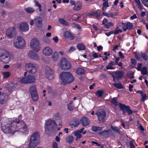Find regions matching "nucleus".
I'll return each instance as SVG.
<instances>
[{"mask_svg":"<svg viewBox=\"0 0 148 148\" xmlns=\"http://www.w3.org/2000/svg\"><path fill=\"white\" fill-rule=\"evenodd\" d=\"M27 125L22 120H16L8 121L2 126V130L5 133L13 134L15 132L19 131L25 134L28 132Z\"/></svg>","mask_w":148,"mask_h":148,"instance_id":"f257e3e1","label":"nucleus"},{"mask_svg":"<svg viewBox=\"0 0 148 148\" xmlns=\"http://www.w3.org/2000/svg\"><path fill=\"white\" fill-rule=\"evenodd\" d=\"M60 77L62 80L61 83L64 84H69L74 79L71 74L69 72H63L60 74Z\"/></svg>","mask_w":148,"mask_h":148,"instance_id":"f03ea898","label":"nucleus"},{"mask_svg":"<svg viewBox=\"0 0 148 148\" xmlns=\"http://www.w3.org/2000/svg\"><path fill=\"white\" fill-rule=\"evenodd\" d=\"M13 43L14 46L17 48L22 49L25 46V42L23 37L17 36L13 40Z\"/></svg>","mask_w":148,"mask_h":148,"instance_id":"7ed1b4c3","label":"nucleus"},{"mask_svg":"<svg viewBox=\"0 0 148 148\" xmlns=\"http://www.w3.org/2000/svg\"><path fill=\"white\" fill-rule=\"evenodd\" d=\"M56 125L55 122L51 119L46 121L45 124V132L46 133H48L53 131Z\"/></svg>","mask_w":148,"mask_h":148,"instance_id":"20e7f679","label":"nucleus"},{"mask_svg":"<svg viewBox=\"0 0 148 148\" xmlns=\"http://www.w3.org/2000/svg\"><path fill=\"white\" fill-rule=\"evenodd\" d=\"M95 114L98 116L99 123H103L105 121L106 118V113L104 110H99L95 113Z\"/></svg>","mask_w":148,"mask_h":148,"instance_id":"39448f33","label":"nucleus"},{"mask_svg":"<svg viewBox=\"0 0 148 148\" xmlns=\"http://www.w3.org/2000/svg\"><path fill=\"white\" fill-rule=\"evenodd\" d=\"M31 48L35 51H39L40 49V43L38 40L36 38L32 39L30 42Z\"/></svg>","mask_w":148,"mask_h":148,"instance_id":"423d86ee","label":"nucleus"},{"mask_svg":"<svg viewBox=\"0 0 148 148\" xmlns=\"http://www.w3.org/2000/svg\"><path fill=\"white\" fill-rule=\"evenodd\" d=\"M60 64L61 69L63 70L69 69L71 66L70 63L64 58L61 59Z\"/></svg>","mask_w":148,"mask_h":148,"instance_id":"0eeeda50","label":"nucleus"},{"mask_svg":"<svg viewBox=\"0 0 148 148\" xmlns=\"http://www.w3.org/2000/svg\"><path fill=\"white\" fill-rule=\"evenodd\" d=\"M0 59L4 63H8L10 59V56L7 52H4L0 54Z\"/></svg>","mask_w":148,"mask_h":148,"instance_id":"6e6552de","label":"nucleus"},{"mask_svg":"<svg viewBox=\"0 0 148 148\" xmlns=\"http://www.w3.org/2000/svg\"><path fill=\"white\" fill-rule=\"evenodd\" d=\"M25 67L27 71L30 73L33 74L36 72L37 70L35 66L32 63L26 64Z\"/></svg>","mask_w":148,"mask_h":148,"instance_id":"1a4fd4ad","label":"nucleus"},{"mask_svg":"<svg viewBox=\"0 0 148 148\" xmlns=\"http://www.w3.org/2000/svg\"><path fill=\"white\" fill-rule=\"evenodd\" d=\"M119 107L124 114H125L126 112L127 113L128 115L133 113V112L131 110L129 106H126L123 104H120Z\"/></svg>","mask_w":148,"mask_h":148,"instance_id":"9d476101","label":"nucleus"},{"mask_svg":"<svg viewBox=\"0 0 148 148\" xmlns=\"http://www.w3.org/2000/svg\"><path fill=\"white\" fill-rule=\"evenodd\" d=\"M16 31V29L14 27L9 28L6 30V35L9 38H13L15 35Z\"/></svg>","mask_w":148,"mask_h":148,"instance_id":"9b49d317","label":"nucleus"},{"mask_svg":"<svg viewBox=\"0 0 148 148\" xmlns=\"http://www.w3.org/2000/svg\"><path fill=\"white\" fill-rule=\"evenodd\" d=\"M123 75V72L122 71H118L114 73L112 75L113 80L115 82L119 81V79Z\"/></svg>","mask_w":148,"mask_h":148,"instance_id":"f8f14e48","label":"nucleus"},{"mask_svg":"<svg viewBox=\"0 0 148 148\" xmlns=\"http://www.w3.org/2000/svg\"><path fill=\"white\" fill-rule=\"evenodd\" d=\"M45 71L47 77L49 79L51 80L53 78V71L49 67L45 68Z\"/></svg>","mask_w":148,"mask_h":148,"instance_id":"ddd939ff","label":"nucleus"},{"mask_svg":"<svg viewBox=\"0 0 148 148\" xmlns=\"http://www.w3.org/2000/svg\"><path fill=\"white\" fill-rule=\"evenodd\" d=\"M99 134L100 135L104 136L106 137H109L110 134L112 136H115L114 134L112 131L110 129L104 130L99 132Z\"/></svg>","mask_w":148,"mask_h":148,"instance_id":"4468645a","label":"nucleus"},{"mask_svg":"<svg viewBox=\"0 0 148 148\" xmlns=\"http://www.w3.org/2000/svg\"><path fill=\"white\" fill-rule=\"evenodd\" d=\"M18 29L21 32H27L29 30V25L27 23H22L18 26Z\"/></svg>","mask_w":148,"mask_h":148,"instance_id":"2eb2a0df","label":"nucleus"},{"mask_svg":"<svg viewBox=\"0 0 148 148\" xmlns=\"http://www.w3.org/2000/svg\"><path fill=\"white\" fill-rule=\"evenodd\" d=\"M122 27L124 31H126L127 29L130 30L133 29V24L129 22H127L126 24L122 23Z\"/></svg>","mask_w":148,"mask_h":148,"instance_id":"dca6fc26","label":"nucleus"},{"mask_svg":"<svg viewBox=\"0 0 148 148\" xmlns=\"http://www.w3.org/2000/svg\"><path fill=\"white\" fill-rule=\"evenodd\" d=\"M40 136L39 134V133L37 132H36L33 133L32 135L30 138L29 140L35 141H39Z\"/></svg>","mask_w":148,"mask_h":148,"instance_id":"f3484780","label":"nucleus"},{"mask_svg":"<svg viewBox=\"0 0 148 148\" xmlns=\"http://www.w3.org/2000/svg\"><path fill=\"white\" fill-rule=\"evenodd\" d=\"M43 53L47 56H49L52 53L53 51L49 47L44 48L43 50Z\"/></svg>","mask_w":148,"mask_h":148,"instance_id":"a211bd4d","label":"nucleus"},{"mask_svg":"<svg viewBox=\"0 0 148 148\" xmlns=\"http://www.w3.org/2000/svg\"><path fill=\"white\" fill-rule=\"evenodd\" d=\"M80 121L82 125L84 126L88 125L90 123V121L85 116L82 117L80 119Z\"/></svg>","mask_w":148,"mask_h":148,"instance_id":"6ab92c4d","label":"nucleus"},{"mask_svg":"<svg viewBox=\"0 0 148 148\" xmlns=\"http://www.w3.org/2000/svg\"><path fill=\"white\" fill-rule=\"evenodd\" d=\"M40 143L39 141L29 140V148H34L36 147Z\"/></svg>","mask_w":148,"mask_h":148,"instance_id":"aec40b11","label":"nucleus"},{"mask_svg":"<svg viewBox=\"0 0 148 148\" xmlns=\"http://www.w3.org/2000/svg\"><path fill=\"white\" fill-rule=\"evenodd\" d=\"M29 57L33 59L37 60L39 58V57L37 54L34 53L32 51H30L28 53Z\"/></svg>","mask_w":148,"mask_h":148,"instance_id":"412c9836","label":"nucleus"},{"mask_svg":"<svg viewBox=\"0 0 148 148\" xmlns=\"http://www.w3.org/2000/svg\"><path fill=\"white\" fill-rule=\"evenodd\" d=\"M8 98V96L6 94H3L0 97V103L2 104L6 103Z\"/></svg>","mask_w":148,"mask_h":148,"instance_id":"4be33fe9","label":"nucleus"},{"mask_svg":"<svg viewBox=\"0 0 148 148\" xmlns=\"http://www.w3.org/2000/svg\"><path fill=\"white\" fill-rule=\"evenodd\" d=\"M34 21L37 26L38 27H41L42 26V19L40 17H38L34 19Z\"/></svg>","mask_w":148,"mask_h":148,"instance_id":"5701e85b","label":"nucleus"},{"mask_svg":"<svg viewBox=\"0 0 148 148\" xmlns=\"http://www.w3.org/2000/svg\"><path fill=\"white\" fill-rule=\"evenodd\" d=\"M91 14L92 15H95L98 20H100L101 18V14L99 10H98V12L96 11L92 12Z\"/></svg>","mask_w":148,"mask_h":148,"instance_id":"b1692460","label":"nucleus"},{"mask_svg":"<svg viewBox=\"0 0 148 148\" xmlns=\"http://www.w3.org/2000/svg\"><path fill=\"white\" fill-rule=\"evenodd\" d=\"M27 83H33L35 81L34 77L32 75H29L27 77Z\"/></svg>","mask_w":148,"mask_h":148,"instance_id":"393cba45","label":"nucleus"},{"mask_svg":"<svg viewBox=\"0 0 148 148\" xmlns=\"http://www.w3.org/2000/svg\"><path fill=\"white\" fill-rule=\"evenodd\" d=\"M82 7V3L80 2H77L73 8V10H78L81 9Z\"/></svg>","mask_w":148,"mask_h":148,"instance_id":"a878e982","label":"nucleus"},{"mask_svg":"<svg viewBox=\"0 0 148 148\" xmlns=\"http://www.w3.org/2000/svg\"><path fill=\"white\" fill-rule=\"evenodd\" d=\"M134 1L136 4L138 8L140 10H142L143 9V6L141 4L140 0H134Z\"/></svg>","mask_w":148,"mask_h":148,"instance_id":"bb28decb","label":"nucleus"},{"mask_svg":"<svg viewBox=\"0 0 148 148\" xmlns=\"http://www.w3.org/2000/svg\"><path fill=\"white\" fill-rule=\"evenodd\" d=\"M18 84L17 83L14 84V83H12L10 84V86L8 88V90L9 91H11L12 89L15 88L17 86Z\"/></svg>","mask_w":148,"mask_h":148,"instance_id":"cd10ccee","label":"nucleus"},{"mask_svg":"<svg viewBox=\"0 0 148 148\" xmlns=\"http://www.w3.org/2000/svg\"><path fill=\"white\" fill-rule=\"evenodd\" d=\"M76 72L79 75H82L84 74L85 71L84 69L82 68H79L77 69Z\"/></svg>","mask_w":148,"mask_h":148,"instance_id":"c85d7f7f","label":"nucleus"},{"mask_svg":"<svg viewBox=\"0 0 148 148\" xmlns=\"http://www.w3.org/2000/svg\"><path fill=\"white\" fill-rule=\"evenodd\" d=\"M73 140V137L71 135H69L66 138V141L69 143H72Z\"/></svg>","mask_w":148,"mask_h":148,"instance_id":"c756f323","label":"nucleus"},{"mask_svg":"<svg viewBox=\"0 0 148 148\" xmlns=\"http://www.w3.org/2000/svg\"><path fill=\"white\" fill-rule=\"evenodd\" d=\"M64 35L65 37L68 38H70L71 39H73L74 37L68 31H66L64 33Z\"/></svg>","mask_w":148,"mask_h":148,"instance_id":"7c9ffc66","label":"nucleus"},{"mask_svg":"<svg viewBox=\"0 0 148 148\" xmlns=\"http://www.w3.org/2000/svg\"><path fill=\"white\" fill-rule=\"evenodd\" d=\"M80 123L79 121L75 120L74 121L73 123H70L69 125L71 126H74V127H76L79 125Z\"/></svg>","mask_w":148,"mask_h":148,"instance_id":"2f4dec72","label":"nucleus"},{"mask_svg":"<svg viewBox=\"0 0 148 148\" xmlns=\"http://www.w3.org/2000/svg\"><path fill=\"white\" fill-rule=\"evenodd\" d=\"M25 10L26 12L28 13H32L35 11L34 9L31 7L26 8L25 9Z\"/></svg>","mask_w":148,"mask_h":148,"instance_id":"473e14b6","label":"nucleus"},{"mask_svg":"<svg viewBox=\"0 0 148 148\" xmlns=\"http://www.w3.org/2000/svg\"><path fill=\"white\" fill-rule=\"evenodd\" d=\"M32 99L34 101H36L38 99V96L37 92L31 94Z\"/></svg>","mask_w":148,"mask_h":148,"instance_id":"72a5a7b5","label":"nucleus"},{"mask_svg":"<svg viewBox=\"0 0 148 148\" xmlns=\"http://www.w3.org/2000/svg\"><path fill=\"white\" fill-rule=\"evenodd\" d=\"M58 21L61 24L65 26H67L69 25V23L63 18H59L58 20Z\"/></svg>","mask_w":148,"mask_h":148,"instance_id":"f704fd0d","label":"nucleus"},{"mask_svg":"<svg viewBox=\"0 0 148 148\" xmlns=\"http://www.w3.org/2000/svg\"><path fill=\"white\" fill-rule=\"evenodd\" d=\"M67 108L70 111H73L74 110V107L73 105L72 101H70V103L67 105Z\"/></svg>","mask_w":148,"mask_h":148,"instance_id":"c9c22d12","label":"nucleus"},{"mask_svg":"<svg viewBox=\"0 0 148 148\" xmlns=\"http://www.w3.org/2000/svg\"><path fill=\"white\" fill-rule=\"evenodd\" d=\"M103 127L93 126L92 127V130L94 132H97L98 131L102 130Z\"/></svg>","mask_w":148,"mask_h":148,"instance_id":"e433bc0d","label":"nucleus"},{"mask_svg":"<svg viewBox=\"0 0 148 148\" xmlns=\"http://www.w3.org/2000/svg\"><path fill=\"white\" fill-rule=\"evenodd\" d=\"M58 58V55L57 52H55L52 56L53 60L54 61H57Z\"/></svg>","mask_w":148,"mask_h":148,"instance_id":"4c0bfd02","label":"nucleus"},{"mask_svg":"<svg viewBox=\"0 0 148 148\" xmlns=\"http://www.w3.org/2000/svg\"><path fill=\"white\" fill-rule=\"evenodd\" d=\"M113 86L115 88L119 89L123 88V85L121 83H114L113 84Z\"/></svg>","mask_w":148,"mask_h":148,"instance_id":"58836bf2","label":"nucleus"},{"mask_svg":"<svg viewBox=\"0 0 148 148\" xmlns=\"http://www.w3.org/2000/svg\"><path fill=\"white\" fill-rule=\"evenodd\" d=\"M29 91L31 94L37 92L35 86H31L29 88Z\"/></svg>","mask_w":148,"mask_h":148,"instance_id":"ea45409f","label":"nucleus"},{"mask_svg":"<svg viewBox=\"0 0 148 148\" xmlns=\"http://www.w3.org/2000/svg\"><path fill=\"white\" fill-rule=\"evenodd\" d=\"M74 134L77 137L76 139V141H77L78 140V139L82 137V135L80 133L78 132V131H75L74 132Z\"/></svg>","mask_w":148,"mask_h":148,"instance_id":"a19ab883","label":"nucleus"},{"mask_svg":"<svg viewBox=\"0 0 148 148\" xmlns=\"http://www.w3.org/2000/svg\"><path fill=\"white\" fill-rule=\"evenodd\" d=\"M140 71H141L142 74L146 75L147 73V68L146 67H143Z\"/></svg>","mask_w":148,"mask_h":148,"instance_id":"79ce46f5","label":"nucleus"},{"mask_svg":"<svg viewBox=\"0 0 148 148\" xmlns=\"http://www.w3.org/2000/svg\"><path fill=\"white\" fill-rule=\"evenodd\" d=\"M141 57L143 60L146 61H147L148 59V57L147 54L142 52L141 53Z\"/></svg>","mask_w":148,"mask_h":148,"instance_id":"37998d69","label":"nucleus"},{"mask_svg":"<svg viewBox=\"0 0 148 148\" xmlns=\"http://www.w3.org/2000/svg\"><path fill=\"white\" fill-rule=\"evenodd\" d=\"M104 93L103 91V90H99L97 91L96 95L98 97L102 96L103 93Z\"/></svg>","mask_w":148,"mask_h":148,"instance_id":"c03bdc74","label":"nucleus"},{"mask_svg":"<svg viewBox=\"0 0 148 148\" xmlns=\"http://www.w3.org/2000/svg\"><path fill=\"white\" fill-rule=\"evenodd\" d=\"M111 128L115 132L119 134L120 133V131L119 129L117 128V127H114L113 125H111Z\"/></svg>","mask_w":148,"mask_h":148,"instance_id":"a18cd8bd","label":"nucleus"},{"mask_svg":"<svg viewBox=\"0 0 148 148\" xmlns=\"http://www.w3.org/2000/svg\"><path fill=\"white\" fill-rule=\"evenodd\" d=\"M112 62V61H111L109 63L108 65L106 67V69L107 70L108 69H114V68L112 67V66H113V64Z\"/></svg>","mask_w":148,"mask_h":148,"instance_id":"49530a36","label":"nucleus"},{"mask_svg":"<svg viewBox=\"0 0 148 148\" xmlns=\"http://www.w3.org/2000/svg\"><path fill=\"white\" fill-rule=\"evenodd\" d=\"M77 48L80 50H84L85 49V47L82 44H78L77 45Z\"/></svg>","mask_w":148,"mask_h":148,"instance_id":"de8ad7c7","label":"nucleus"},{"mask_svg":"<svg viewBox=\"0 0 148 148\" xmlns=\"http://www.w3.org/2000/svg\"><path fill=\"white\" fill-rule=\"evenodd\" d=\"M73 17L75 21L78 20L80 17V15L79 14H75L73 16Z\"/></svg>","mask_w":148,"mask_h":148,"instance_id":"09e8293b","label":"nucleus"},{"mask_svg":"<svg viewBox=\"0 0 148 148\" xmlns=\"http://www.w3.org/2000/svg\"><path fill=\"white\" fill-rule=\"evenodd\" d=\"M27 77H23L20 79L19 81L23 84H27Z\"/></svg>","mask_w":148,"mask_h":148,"instance_id":"8fccbe9b","label":"nucleus"},{"mask_svg":"<svg viewBox=\"0 0 148 148\" xmlns=\"http://www.w3.org/2000/svg\"><path fill=\"white\" fill-rule=\"evenodd\" d=\"M10 74L9 72H4L3 73V75L4 78H7L8 77Z\"/></svg>","mask_w":148,"mask_h":148,"instance_id":"3c124183","label":"nucleus"},{"mask_svg":"<svg viewBox=\"0 0 148 148\" xmlns=\"http://www.w3.org/2000/svg\"><path fill=\"white\" fill-rule=\"evenodd\" d=\"M117 14V12H111L109 14L108 17L114 18Z\"/></svg>","mask_w":148,"mask_h":148,"instance_id":"603ef678","label":"nucleus"},{"mask_svg":"<svg viewBox=\"0 0 148 148\" xmlns=\"http://www.w3.org/2000/svg\"><path fill=\"white\" fill-rule=\"evenodd\" d=\"M141 96L142 98L140 99V101L144 102L145 101V99L147 97L145 93H144L141 95Z\"/></svg>","mask_w":148,"mask_h":148,"instance_id":"864d4df0","label":"nucleus"},{"mask_svg":"<svg viewBox=\"0 0 148 148\" xmlns=\"http://www.w3.org/2000/svg\"><path fill=\"white\" fill-rule=\"evenodd\" d=\"M141 1L145 6L148 7V0H141Z\"/></svg>","mask_w":148,"mask_h":148,"instance_id":"5fc2aeb1","label":"nucleus"},{"mask_svg":"<svg viewBox=\"0 0 148 148\" xmlns=\"http://www.w3.org/2000/svg\"><path fill=\"white\" fill-rule=\"evenodd\" d=\"M111 103L115 105H116L117 104V102L116 99L114 98H113L111 100Z\"/></svg>","mask_w":148,"mask_h":148,"instance_id":"6e6d98bb","label":"nucleus"},{"mask_svg":"<svg viewBox=\"0 0 148 148\" xmlns=\"http://www.w3.org/2000/svg\"><path fill=\"white\" fill-rule=\"evenodd\" d=\"M142 66V64L141 63H138L137 67V70L138 71L141 70V68Z\"/></svg>","mask_w":148,"mask_h":148,"instance_id":"4d7b16f0","label":"nucleus"},{"mask_svg":"<svg viewBox=\"0 0 148 148\" xmlns=\"http://www.w3.org/2000/svg\"><path fill=\"white\" fill-rule=\"evenodd\" d=\"M103 5L104 7L107 8L109 6V5L108 4V2L107 0L103 2Z\"/></svg>","mask_w":148,"mask_h":148,"instance_id":"13d9d810","label":"nucleus"},{"mask_svg":"<svg viewBox=\"0 0 148 148\" xmlns=\"http://www.w3.org/2000/svg\"><path fill=\"white\" fill-rule=\"evenodd\" d=\"M92 143V145H95L97 146H99L100 145H101L100 144H98L97 142L92 141L91 142Z\"/></svg>","mask_w":148,"mask_h":148,"instance_id":"bf43d9fd","label":"nucleus"},{"mask_svg":"<svg viewBox=\"0 0 148 148\" xmlns=\"http://www.w3.org/2000/svg\"><path fill=\"white\" fill-rule=\"evenodd\" d=\"M119 32H120L121 33L122 32V31L120 29L118 30L116 29L115 31L114 32V34H117L119 33Z\"/></svg>","mask_w":148,"mask_h":148,"instance_id":"052dcab7","label":"nucleus"},{"mask_svg":"<svg viewBox=\"0 0 148 148\" xmlns=\"http://www.w3.org/2000/svg\"><path fill=\"white\" fill-rule=\"evenodd\" d=\"M130 148H134L135 147L134 144L133 142L132 141L130 142Z\"/></svg>","mask_w":148,"mask_h":148,"instance_id":"680f3d73","label":"nucleus"},{"mask_svg":"<svg viewBox=\"0 0 148 148\" xmlns=\"http://www.w3.org/2000/svg\"><path fill=\"white\" fill-rule=\"evenodd\" d=\"M73 24L75 26L79 29H81V27L78 24H77L75 23H73Z\"/></svg>","mask_w":148,"mask_h":148,"instance_id":"e2e57ef3","label":"nucleus"},{"mask_svg":"<svg viewBox=\"0 0 148 148\" xmlns=\"http://www.w3.org/2000/svg\"><path fill=\"white\" fill-rule=\"evenodd\" d=\"M131 62L132 64L135 65L136 63V61L135 59H131Z\"/></svg>","mask_w":148,"mask_h":148,"instance_id":"0e129e2a","label":"nucleus"},{"mask_svg":"<svg viewBox=\"0 0 148 148\" xmlns=\"http://www.w3.org/2000/svg\"><path fill=\"white\" fill-rule=\"evenodd\" d=\"M1 15L2 16L4 17L7 15V14L6 12L5 11L3 10L2 11Z\"/></svg>","mask_w":148,"mask_h":148,"instance_id":"69168bd1","label":"nucleus"},{"mask_svg":"<svg viewBox=\"0 0 148 148\" xmlns=\"http://www.w3.org/2000/svg\"><path fill=\"white\" fill-rule=\"evenodd\" d=\"M16 66L17 68H21L22 66V64H21V63H18L17 64H16Z\"/></svg>","mask_w":148,"mask_h":148,"instance_id":"338daca9","label":"nucleus"},{"mask_svg":"<svg viewBox=\"0 0 148 148\" xmlns=\"http://www.w3.org/2000/svg\"><path fill=\"white\" fill-rule=\"evenodd\" d=\"M75 49L73 47H70V49L68 51V52L69 53H71L74 51Z\"/></svg>","mask_w":148,"mask_h":148,"instance_id":"774afa93","label":"nucleus"}]
</instances>
